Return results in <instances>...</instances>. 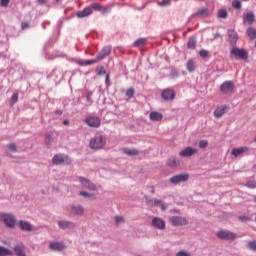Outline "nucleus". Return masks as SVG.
I'll return each mask as SVG.
<instances>
[{
    "label": "nucleus",
    "mask_w": 256,
    "mask_h": 256,
    "mask_svg": "<svg viewBox=\"0 0 256 256\" xmlns=\"http://www.w3.org/2000/svg\"><path fill=\"white\" fill-rule=\"evenodd\" d=\"M247 151H249V147L247 146L234 148L231 151V155H233V157H239V155H243V153H247Z\"/></svg>",
    "instance_id": "obj_17"
},
{
    "label": "nucleus",
    "mask_w": 256,
    "mask_h": 256,
    "mask_svg": "<svg viewBox=\"0 0 256 256\" xmlns=\"http://www.w3.org/2000/svg\"><path fill=\"white\" fill-rule=\"evenodd\" d=\"M239 220L243 221L244 223H247V221H249V216L247 215L239 216Z\"/></svg>",
    "instance_id": "obj_50"
},
{
    "label": "nucleus",
    "mask_w": 256,
    "mask_h": 256,
    "mask_svg": "<svg viewBox=\"0 0 256 256\" xmlns=\"http://www.w3.org/2000/svg\"><path fill=\"white\" fill-rule=\"evenodd\" d=\"M57 1V3H59V0H56Z\"/></svg>",
    "instance_id": "obj_59"
},
{
    "label": "nucleus",
    "mask_w": 256,
    "mask_h": 256,
    "mask_svg": "<svg viewBox=\"0 0 256 256\" xmlns=\"http://www.w3.org/2000/svg\"><path fill=\"white\" fill-rule=\"evenodd\" d=\"M99 61H100V60H97V57H96V59H94V60H86V61L84 62V65H93V64H95V63H99Z\"/></svg>",
    "instance_id": "obj_46"
},
{
    "label": "nucleus",
    "mask_w": 256,
    "mask_h": 256,
    "mask_svg": "<svg viewBox=\"0 0 256 256\" xmlns=\"http://www.w3.org/2000/svg\"><path fill=\"white\" fill-rule=\"evenodd\" d=\"M21 27H22V29H28L29 23L23 22L22 25H21Z\"/></svg>",
    "instance_id": "obj_54"
},
{
    "label": "nucleus",
    "mask_w": 256,
    "mask_h": 256,
    "mask_svg": "<svg viewBox=\"0 0 256 256\" xmlns=\"http://www.w3.org/2000/svg\"><path fill=\"white\" fill-rule=\"evenodd\" d=\"M86 123L89 127L97 128L101 126V120L98 117L87 118Z\"/></svg>",
    "instance_id": "obj_15"
},
{
    "label": "nucleus",
    "mask_w": 256,
    "mask_h": 256,
    "mask_svg": "<svg viewBox=\"0 0 256 256\" xmlns=\"http://www.w3.org/2000/svg\"><path fill=\"white\" fill-rule=\"evenodd\" d=\"M79 195H81V197H86L87 199H97V196L95 194H91L85 191H80Z\"/></svg>",
    "instance_id": "obj_30"
},
{
    "label": "nucleus",
    "mask_w": 256,
    "mask_h": 256,
    "mask_svg": "<svg viewBox=\"0 0 256 256\" xmlns=\"http://www.w3.org/2000/svg\"><path fill=\"white\" fill-rule=\"evenodd\" d=\"M122 151L125 155H128L129 157H135V156L139 155V150H137L135 148H132V149L124 148Z\"/></svg>",
    "instance_id": "obj_27"
},
{
    "label": "nucleus",
    "mask_w": 256,
    "mask_h": 256,
    "mask_svg": "<svg viewBox=\"0 0 256 256\" xmlns=\"http://www.w3.org/2000/svg\"><path fill=\"white\" fill-rule=\"evenodd\" d=\"M226 109H227V106H220V107H218L214 111V117H216V119H219V118L223 117L224 114L226 113Z\"/></svg>",
    "instance_id": "obj_24"
},
{
    "label": "nucleus",
    "mask_w": 256,
    "mask_h": 256,
    "mask_svg": "<svg viewBox=\"0 0 256 256\" xmlns=\"http://www.w3.org/2000/svg\"><path fill=\"white\" fill-rule=\"evenodd\" d=\"M160 7H166L167 5H171V0H162L159 2Z\"/></svg>",
    "instance_id": "obj_47"
},
{
    "label": "nucleus",
    "mask_w": 256,
    "mask_h": 256,
    "mask_svg": "<svg viewBox=\"0 0 256 256\" xmlns=\"http://www.w3.org/2000/svg\"><path fill=\"white\" fill-rule=\"evenodd\" d=\"M150 121H161L163 119V114L153 111L149 115Z\"/></svg>",
    "instance_id": "obj_28"
},
{
    "label": "nucleus",
    "mask_w": 256,
    "mask_h": 256,
    "mask_svg": "<svg viewBox=\"0 0 256 256\" xmlns=\"http://www.w3.org/2000/svg\"><path fill=\"white\" fill-rule=\"evenodd\" d=\"M169 222L171 225H174V227H182L183 225H187V220L185 217L182 216H172L169 219Z\"/></svg>",
    "instance_id": "obj_7"
},
{
    "label": "nucleus",
    "mask_w": 256,
    "mask_h": 256,
    "mask_svg": "<svg viewBox=\"0 0 256 256\" xmlns=\"http://www.w3.org/2000/svg\"><path fill=\"white\" fill-rule=\"evenodd\" d=\"M239 40V36L235 30L228 31V41L231 47H235L237 45V41Z\"/></svg>",
    "instance_id": "obj_12"
},
{
    "label": "nucleus",
    "mask_w": 256,
    "mask_h": 256,
    "mask_svg": "<svg viewBox=\"0 0 256 256\" xmlns=\"http://www.w3.org/2000/svg\"><path fill=\"white\" fill-rule=\"evenodd\" d=\"M115 223L116 225H121V223H125V218H123V216H116Z\"/></svg>",
    "instance_id": "obj_41"
},
{
    "label": "nucleus",
    "mask_w": 256,
    "mask_h": 256,
    "mask_svg": "<svg viewBox=\"0 0 256 256\" xmlns=\"http://www.w3.org/2000/svg\"><path fill=\"white\" fill-rule=\"evenodd\" d=\"M158 205L160 206L162 211H165V209H167V205H165V203H163V201H161V203H159Z\"/></svg>",
    "instance_id": "obj_53"
},
{
    "label": "nucleus",
    "mask_w": 256,
    "mask_h": 256,
    "mask_svg": "<svg viewBox=\"0 0 256 256\" xmlns=\"http://www.w3.org/2000/svg\"><path fill=\"white\" fill-rule=\"evenodd\" d=\"M246 187H249V189H255L256 183L255 182H248L246 184Z\"/></svg>",
    "instance_id": "obj_51"
},
{
    "label": "nucleus",
    "mask_w": 256,
    "mask_h": 256,
    "mask_svg": "<svg viewBox=\"0 0 256 256\" xmlns=\"http://www.w3.org/2000/svg\"><path fill=\"white\" fill-rule=\"evenodd\" d=\"M247 35L250 39H256V30L255 28H248Z\"/></svg>",
    "instance_id": "obj_35"
},
{
    "label": "nucleus",
    "mask_w": 256,
    "mask_h": 256,
    "mask_svg": "<svg viewBox=\"0 0 256 256\" xmlns=\"http://www.w3.org/2000/svg\"><path fill=\"white\" fill-rule=\"evenodd\" d=\"M152 225L153 227H155L156 229H165V220L161 219V218H153L152 219Z\"/></svg>",
    "instance_id": "obj_18"
},
{
    "label": "nucleus",
    "mask_w": 256,
    "mask_h": 256,
    "mask_svg": "<svg viewBox=\"0 0 256 256\" xmlns=\"http://www.w3.org/2000/svg\"><path fill=\"white\" fill-rule=\"evenodd\" d=\"M52 163L53 165H61L62 163H65L66 165H70L71 158L63 154H56L52 159Z\"/></svg>",
    "instance_id": "obj_3"
},
{
    "label": "nucleus",
    "mask_w": 256,
    "mask_h": 256,
    "mask_svg": "<svg viewBox=\"0 0 256 256\" xmlns=\"http://www.w3.org/2000/svg\"><path fill=\"white\" fill-rule=\"evenodd\" d=\"M234 89H235V84L232 81H225L220 86V90L224 95H229L233 93Z\"/></svg>",
    "instance_id": "obj_6"
},
{
    "label": "nucleus",
    "mask_w": 256,
    "mask_h": 256,
    "mask_svg": "<svg viewBox=\"0 0 256 256\" xmlns=\"http://www.w3.org/2000/svg\"><path fill=\"white\" fill-rule=\"evenodd\" d=\"M91 13H93V9L91 7H86L84 10L79 11L77 13V17H79L80 19H83L85 17H89Z\"/></svg>",
    "instance_id": "obj_21"
},
{
    "label": "nucleus",
    "mask_w": 256,
    "mask_h": 256,
    "mask_svg": "<svg viewBox=\"0 0 256 256\" xmlns=\"http://www.w3.org/2000/svg\"><path fill=\"white\" fill-rule=\"evenodd\" d=\"M17 101H19V93L15 92L10 99L11 105H15Z\"/></svg>",
    "instance_id": "obj_38"
},
{
    "label": "nucleus",
    "mask_w": 256,
    "mask_h": 256,
    "mask_svg": "<svg viewBox=\"0 0 256 256\" xmlns=\"http://www.w3.org/2000/svg\"><path fill=\"white\" fill-rule=\"evenodd\" d=\"M243 1H247V0H243Z\"/></svg>",
    "instance_id": "obj_60"
},
{
    "label": "nucleus",
    "mask_w": 256,
    "mask_h": 256,
    "mask_svg": "<svg viewBox=\"0 0 256 256\" xmlns=\"http://www.w3.org/2000/svg\"><path fill=\"white\" fill-rule=\"evenodd\" d=\"M146 203L149 207H158L159 203H161V200L146 197Z\"/></svg>",
    "instance_id": "obj_29"
},
{
    "label": "nucleus",
    "mask_w": 256,
    "mask_h": 256,
    "mask_svg": "<svg viewBox=\"0 0 256 256\" xmlns=\"http://www.w3.org/2000/svg\"><path fill=\"white\" fill-rule=\"evenodd\" d=\"M52 142H53V133L49 132L45 135V143H47V145H51Z\"/></svg>",
    "instance_id": "obj_36"
},
{
    "label": "nucleus",
    "mask_w": 256,
    "mask_h": 256,
    "mask_svg": "<svg viewBox=\"0 0 256 256\" xmlns=\"http://www.w3.org/2000/svg\"><path fill=\"white\" fill-rule=\"evenodd\" d=\"M217 237L219 239H225L226 241H235L237 239V235L231 231H219L217 232Z\"/></svg>",
    "instance_id": "obj_5"
},
{
    "label": "nucleus",
    "mask_w": 256,
    "mask_h": 256,
    "mask_svg": "<svg viewBox=\"0 0 256 256\" xmlns=\"http://www.w3.org/2000/svg\"><path fill=\"white\" fill-rule=\"evenodd\" d=\"M18 227L21 231H26V232L33 231V225H31V223L24 220H20L18 222Z\"/></svg>",
    "instance_id": "obj_14"
},
{
    "label": "nucleus",
    "mask_w": 256,
    "mask_h": 256,
    "mask_svg": "<svg viewBox=\"0 0 256 256\" xmlns=\"http://www.w3.org/2000/svg\"><path fill=\"white\" fill-rule=\"evenodd\" d=\"M230 55H233V57H235V59H241L242 61H244L245 59H247L249 57V52H247L246 49L237 48V47L233 46V48L230 51Z\"/></svg>",
    "instance_id": "obj_2"
},
{
    "label": "nucleus",
    "mask_w": 256,
    "mask_h": 256,
    "mask_svg": "<svg viewBox=\"0 0 256 256\" xmlns=\"http://www.w3.org/2000/svg\"><path fill=\"white\" fill-rule=\"evenodd\" d=\"M79 181H80L81 185L83 187H85V189H89L90 191H96L97 190V186H95V184H93L89 179L79 177Z\"/></svg>",
    "instance_id": "obj_10"
},
{
    "label": "nucleus",
    "mask_w": 256,
    "mask_h": 256,
    "mask_svg": "<svg viewBox=\"0 0 256 256\" xmlns=\"http://www.w3.org/2000/svg\"><path fill=\"white\" fill-rule=\"evenodd\" d=\"M107 143V138L104 136H97L90 140V149H103Z\"/></svg>",
    "instance_id": "obj_1"
},
{
    "label": "nucleus",
    "mask_w": 256,
    "mask_h": 256,
    "mask_svg": "<svg viewBox=\"0 0 256 256\" xmlns=\"http://www.w3.org/2000/svg\"><path fill=\"white\" fill-rule=\"evenodd\" d=\"M218 17H219L220 19H227V10H225V9H220V10L218 11Z\"/></svg>",
    "instance_id": "obj_37"
},
{
    "label": "nucleus",
    "mask_w": 256,
    "mask_h": 256,
    "mask_svg": "<svg viewBox=\"0 0 256 256\" xmlns=\"http://www.w3.org/2000/svg\"><path fill=\"white\" fill-rule=\"evenodd\" d=\"M90 8L94 9L95 11H101V4L93 3V4H91Z\"/></svg>",
    "instance_id": "obj_45"
},
{
    "label": "nucleus",
    "mask_w": 256,
    "mask_h": 256,
    "mask_svg": "<svg viewBox=\"0 0 256 256\" xmlns=\"http://www.w3.org/2000/svg\"><path fill=\"white\" fill-rule=\"evenodd\" d=\"M248 246H249V249H252V251H256V240L249 242Z\"/></svg>",
    "instance_id": "obj_48"
},
{
    "label": "nucleus",
    "mask_w": 256,
    "mask_h": 256,
    "mask_svg": "<svg viewBox=\"0 0 256 256\" xmlns=\"http://www.w3.org/2000/svg\"><path fill=\"white\" fill-rule=\"evenodd\" d=\"M144 45H147L146 38L138 39L136 42H134V47H143Z\"/></svg>",
    "instance_id": "obj_34"
},
{
    "label": "nucleus",
    "mask_w": 256,
    "mask_h": 256,
    "mask_svg": "<svg viewBox=\"0 0 256 256\" xmlns=\"http://www.w3.org/2000/svg\"><path fill=\"white\" fill-rule=\"evenodd\" d=\"M186 181H189V174H177L170 178V183L172 185H178V183H185Z\"/></svg>",
    "instance_id": "obj_4"
},
{
    "label": "nucleus",
    "mask_w": 256,
    "mask_h": 256,
    "mask_svg": "<svg viewBox=\"0 0 256 256\" xmlns=\"http://www.w3.org/2000/svg\"><path fill=\"white\" fill-rule=\"evenodd\" d=\"M186 68L190 73H193V71H195V62L193 60H188Z\"/></svg>",
    "instance_id": "obj_33"
},
{
    "label": "nucleus",
    "mask_w": 256,
    "mask_h": 256,
    "mask_svg": "<svg viewBox=\"0 0 256 256\" xmlns=\"http://www.w3.org/2000/svg\"><path fill=\"white\" fill-rule=\"evenodd\" d=\"M243 22L247 25H253L255 23V14L253 12H247L243 15Z\"/></svg>",
    "instance_id": "obj_16"
},
{
    "label": "nucleus",
    "mask_w": 256,
    "mask_h": 256,
    "mask_svg": "<svg viewBox=\"0 0 256 256\" xmlns=\"http://www.w3.org/2000/svg\"><path fill=\"white\" fill-rule=\"evenodd\" d=\"M232 7H233L234 9L240 10L241 7H242L241 1H239V0H234V1H232Z\"/></svg>",
    "instance_id": "obj_39"
},
{
    "label": "nucleus",
    "mask_w": 256,
    "mask_h": 256,
    "mask_svg": "<svg viewBox=\"0 0 256 256\" xmlns=\"http://www.w3.org/2000/svg\"><path fill=\"white\" fill-rule=\"evenodd\" d=\"M71 213H73L74 215H83L85 208H83V206L78 205H72L70 208Z\"/></svg>",
    "instance_id": "obj_23"
},
{
    "label": "nucleus",
    "mask_w": 256,
    "mask_h": 256,
    "mask_svg": "<svg viewBox=\"0 0 256 256\" xmlns=\"http://www.w3.org/2000/svg\"><path fill=\"white\" fill-rule=\"evenodd\" d=\"M2 221L9 229L15 227V217L11 214H3Z\"/></svg>",
    "instance_id": "obj_8"
},
{
    "label": "nucleus",
    "mask_w": 256,
    "mask_h": 256,
    "mask_svg": "<svg viewBox=\"0 0 256 256\" xmlns=\"http://www.w3.org/2000/svg\"><path fill=\"white\" fill-rule=\"evenodd\" d=\"M3 213H0V221H3Z\"/></svg>",
    "instance_id": "obj_56"
},
{
    "label": "nucleus",
    "mask_w": 256,
    "mask_h": 256,
    "mask_svg": "<svg viewBox=\"0 0 256 256\" xmlns=\"http://www.w3.org/2000/svg\"><path fill=\"white\" fill-rule=\"evenodd\" d=\"M37 3H39L40 5H45V3H47V0H37Z\"/></svg>",
    "instance_id": "obj_55"
},
{
    "label": "nucleus",
    "mask_w": 256,
    "mask_h": 256,
    "mask_svg": "<svg viewBox=\"0 0 256 256\" xmlns=\"http://www.w3.org/2000/svg\"><path fill=\"white\" fill-rule=\"evenodd\" d=\"M166 165L168 167H179V165H181V160L175 158V157H170L167 162Z\"/></svg>",
    "instance_id": "obj_22"
},
{
    "label": "nucleus",
    "mask_w": 256,
    "mask_h": 256,
    "mask_svg": "<svg viewBox=\"0 0 256 256\" xmlns=\"http://www.w3.org/2000/svg\"><path fill=\"white\" fill-rule=\"evenodd\" d=\"M176 256H191V254L187 251L181 250V251L177 252Z\"/></svg>",
    "instance_id": "obj_49"
},
{
    "label": "nucleus",
    "mask_w": 256,
    "mask_h": 256,
    "mask_svg": "<svg viewBox=\"0 0 256 256\" xmlns=\"http://www.w3.org/2000/svg\"><path fill=\"white\" fill-rule=\"evenodd\" d=\"M254 201H255V203H256V196L254 197Z\"/></svg>",
    "instance_id": "obj_58"
},
{
    "label": "nucleus",
    "mask_w": 256,
    "mask_h": 256,
    "mask_svg": "<svg viewBox=\"0 0 256 256\" xmlns=\"http://www.w3.org/2000/svg\"><path fill=\"white\" fill-rule=\"evenodd\" d=\"M199 55H200V57L205 59V57H209V51H207V50H200L199 51Z\"/></svg>",
    "instance_id": "obj_43"
},
{
    "label": "nucleus",
    "mask_w": 256,
    "mask_h": 256,
    "mask_svg": "<svg viewBox=\"0 0 256 256\" xmlns=\"http://www.w3.org/2000/svg\"><path fill=\"white\" fill-rule=\"evenodd\" d=\"M58 225L60 229H73L75 227V223L69 221H59Z\"/></svg>",
    "instance_id": "obj_25"
},
{
    "label": "nucleus",
    "mask_w": 256,
    "mask_h": 256,
    "mask_svg": "<svg viewBox=\"0 0 256 256\" xmlns=\"http://www.w3.org/2000/svg\"><path fill=\"white\" fill-rule=\"evenodd\" d=\"M164 101H173L175 99V91L173 89H165L162 91Z\"/></svg>",
    "instance_id": "obj_13"
},
{
    "label": "nucleus",
    "mask_w": 256,
    "mask_h": 256,
    "mask_svg": "<svg viewBox=\"0 0 256 256\" xmlns=\"http://www.w3.org/2000/svg\"><path fill=\"white\" fill-rule=\"evenodd\" d=\"M135 95V89L130 88L126 91V97H128V99H132V97Z\"/></svg>",
    "instance_id": "obj_40"
},
{
    "label": "nucleus",
    "mask_w": 256,
    "mask_h": 256,
    "mask_svg": "<svg viewBox=\"0 0 256 256\" xmlns=\"http://www.w3.org/2000/svg\"><path fill=\"white\" fill-rule=\"evenodd\" d=\"M211 15V10L209 8H200L194 13V17H209Z\"/></svg>",
    "instance_id": "obj_19"
},
{
    "label": "nucleus",
    "mask_w": 256,
    "mask_h": 256,
    "mask_svg": "<svg viewBox=\"0 0 256 256\" xmlns=\"http://www.w3.org/2000/svg\"><path fill=\"white\" fill-rule=\"evenodd\" d=\"M196 153H199V150L188 146L179 152V157H193V155H196Z\"/></svg>",
    "instance_id": "obj_9"
},
{
    "label": "nucleus",
    "mask_w": 256,
    "mask_h": 256,
    "mask_svg": "<svg viewBox=\"0 0 256 256\" xmlns=\"http://www.w3.org/2000/svg\"><path fill=\"white\" fill-rule=\"evenodd\" d=\"M63 124H64V125H69V122H68L67 120H65V121L63 122Z\"/></svg>",
    "instance_id": "obj_57"
},
{
    "label": "nucleus",
    "mask_w": 256,
    "mask_h": 256,
    "mask_svg": "<svg viewBox=\"0 0 256 256\" xmlns=\"http://www.w3.org/2000/svg\"><path fill=\"white\" fill-rule=\"evenodd\" d=\"M196 45H197V41L195 40V38L194 37L189 38L187 42L188 49H195Z\"/></svg>",
    "instance_id": "obj_31"
},
{
    "label": "nucleus",
    "mask_w": 256,
    "mask_h": 256,
    "mask_svg": "<svg viewBox=\"0 0 256 256\" xmlns=\"http://www.w3.org/2000/svg\"><path fill=\"white\" fill-rule=\"evenodd\" d=\"M207 145H209V142L207 140H201L199 142V148L200 149H205L207 147Z\"/></svg>",
    "instance_id": "obj_42"
},
{
    "label": "nucleus",
    "mask_w": 256,
    "mask_h": 256,
    "mask_svg": "<svg viewBox=\"0 0 256 256\" xmlns=\"http://www.w3.org/2000/svg\"><path fill=\"white\" fill-rule=\"evenodd\" d=\"M14 251H15L16 256H26L25 255V245H23V244H17L14 247Z\"/></svg>",
    "instance_id": "obj_26"
},
{
    "label": "nucleus",
    "mask_w": 256,
    "mask_h": 256,
    "mask_svg": "<svg viewBox=\"0 0 256 256\" xmlns=\"http://www.w3.org/2000/svg\"><path fill=\"white\" fill-rule=\"evenodd\" d=\"M11 0H0V7H9Z\"/></svg>",
    "instance_id": "obj_44"
},
{
    "label": "nucleus",
    "mask_w": 256,
    "mask_h": 256,
    "mask_svg": "<svg viewBox=\"0 0 256 256\" xmlns=\"http://www.w3.org/2000/svg\"><path fill=\"white\" fill-rule=\"evenodd\" d=\"M111 46H105L102 48V50L100 51V53H98L97 57V61H103V59H105V57H109V55H111Z\"/></svg>",
    "instance_id": "obj_11"
},
{
    "label": "nucleus",
    "mask_w": 256,
    "mask_h": 256,
    "mask_svg": "<svg viewBox=\"0 0 256 256\" xmlns=\"http://www.w3.org/2000/svg\"><path fill=\"white\" fill-rule=\"evenodd\" d=\"M51 251H63L65 249V244L63 242H50Z\"/></svg>",
    "instance_id": "obj_20"
},
{
    "label": "nucleus",
    "mask_w": 256,
    "mask_h": 256,
    "mask_svg": "<svg viewBox=\"0 0 256 256\" xmlns=\"http://www.w3.org/2000/svg\"><path fill=\"white\" fill-rule=\"evenodd\" d=\"M11 255H13V251L0 246V256H11Z\"/></svg>",
    "instance_id": "obj_32"
},
{
    "label": "nucleus",
    "mask_w": 256,
    "mask_h": 256,
    "mask_svg": "<svg viewBox=\"0 0 256 256\" xmlns=\"http://www.w3.org/2000/svg\"><path fill=\"white\" fill-rule=\"evenodd\" d=\"M8 149H9V151H17V147L15 146V144H10L8 146Z\"/></svg>",
    "instance_id": "obj_52"
}]
</instances>
